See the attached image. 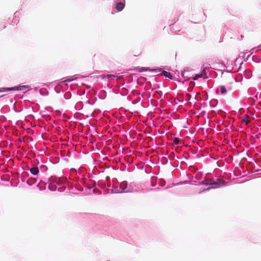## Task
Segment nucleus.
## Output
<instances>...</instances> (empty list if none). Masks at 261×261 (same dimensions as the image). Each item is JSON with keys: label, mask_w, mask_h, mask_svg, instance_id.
Returning <instances> with one entry per match:
<instances>
[{"label": "nucleus", "mask_w": 261, "mask_h": 261, "mask_svg": "<svg viewBox=\"0 0 261 261\" xmlns=\"http://www.w3.org/2000/svg\"><path fill=\"white\" fill-rule=\"evenodd\" d=\"M221 93L222 94H224L227 92L226 87L224 86H221L220 87Z\"/></svg>", "instance_id": "8"}, {"label": "nucleus", "mask_w": 261, "mask_h": 261, "mask_svg": "<svg viewBox=\"0 0 261 261\" xmlns=\"http://www.w3.org/2000/svg\"><path fill=\"white\" fill-rule=\"evenodd\" d=\"M210 179H205L202 181V184L203 185H209Z\"/></svg>", "instance_id": "11"}, {"label": "nucleus", "mask_w": 261, "mask_h": 261, "mask_svg": "<svg viewBox=\"0 0 261 261\" xmlns=\"http://www.w3.org/2000/svg\"><path fill=\"white\" fill-rule=\"evenodd\" d=\"M30 172L34 175H37L39 173V169L37 167H33L30 169Z\"/></svg>", "instance_id": "6"}, {"label": "nucleus", "mask_w": 261, "mask_h": 261, "mask_svg": "<svg viewBox=\"0 0 261 261\" xmlns=\"http://www.w3.org/2000/svg\"><path fill=\"white\" fill-rule=\"evenodd\" d=\"M202 76V74H196L193 77V79L194 80H197L198 78Z\"/></svg>", "instance_id": "12"}, {"label": "nucleus", "mask_w": 261, "mask_h": 261, "mask_svg": "<svg viewBox=\"0 0 261 261\" xmlns=\"http://www.w3.org/2000/svg\"><path fill=\"white\" fill-rule=\"evenodd\" d=\"M161 74L162 75H163V76H166L167 77H168L169 79H172V76L170 72H167L166 71H162V72L161 73Z\"/></svg>", "instance_id": "7"}, {"label": "nucleus", "mask_w": 261, "mask_h": 261, "mask_svg": "<svg viewBox=\"0 0 261 261\" xmlns=\"http://www.w3.org/2000/svg\"><path fill=\"white\" fill-rule=\"evenodd\" d=\"M126 187H127L126 181H124L122 182L120 185L119 189L117 190L116 192L122 193L123 192H127L126 191H125V189L126 188Z\"/></svg>", "instance_id": "4"}, {"label": "nucleus", "mask_w": 261, "mask_h": 261, "mask_svg": "<svg viewBox=\"0 0 261 261\" xmlns=\"http://www.w3.org/2000/svg\"><path fill=\"white\" fill-rule=\"evenodd\" d=\"M96 189H94V191L95 192H96V190H95Z\"/></svg>", "instance_id": "17"}, {"label": "nucleus", "mask_w": 261, "mask_h": 261, "mask_svg": "<svg viewBox=\"0 0 261 261\" xmlns=\"http://www.w3.org/2000/svg\"><path fill=\"white\" fill-rule=\"evenodd\" d=\"M227 88L228 89V90H232V88L231 87H229L227 85Z\"/></svg>", "instance_id": "14"}, {"label": "nucleus", "mask_w": 261, "mask_h": 261, "mask_svg": "<svg viewBox=\"0 0 261 261\" xmlns=\"http://www.w3.org/2000/svg\"><path fill=\"white\" fill-rule=\"evenodd\" d=\"M124 4L123 3H117L116 6V8L118 11H120L124 8Z\"/></svg>", "instance_id": "5"}, {"label": "nucleus", "mask_w": 261, "mask_h": 261, "mask_svg": "<svg viewBox=\"0 0 261 261\" xmlns=\"http://www.w3.org/2000/svg\"><path fill=\"white\" fill-rule=\"evenodd\" d=\"M96 189H94V191L95 192H96V190H95Z\"/></svg>", "instance_id": "18"}, {"label": "nucleus", "mask_w": 261, "mask_h": 261, "mask_svg": "<svg viewBox=\"0 0 261 261\" xmlns=\"http://www.w3.org/2000/svg\"><path fill=\"white\" fill-rule=\"evenodd\" d=\"M179 139L178 138H175L173 139V144L174 145H177L179 143Z\"/></svg>", "instance_id": "10"}, {"label": "nucleus", "mask_w": 261, "mask_h": 261, "mask_svg": "<svg viewBox=\"0 0 261 261\" xmlns=\"http://www.w3.org/2000/svg\"><path fill=\"white\" fill-rule=\"evenodd\" d=\"M209 185L213 186L212 187H208L207 190H210L212 188H216L219 187L221 185V182L219 179H217V181H214L212 179H210Z\"/></svg>", "instance_id": "3"}, {"label": "nucleus", "mask_w": 261, "mask_h": 261, "mask_svg": "<svg viewBox=\"0 0 261 261\" xmlns=\"http://www.w3.org/2000/svg\"><path fill=\"white\" fill-rule=\"evenodd\" d=\"M186 96H187V97H188V98H189L191 96H190V94H187L186 95Z\"/></svg>", "instance_id": "16"}, {"label": "nucleus", "mask_w": 261, "mask_h": 261, "mask_svg": "<svg viewBox=\"0 0 261 261\" xmlns=\"http://www.w3.org/2000/svg\"><path fill=\"white\" fill-rule=\"evenodd\" d=\"M142 51V48L137 46L133 48L132 53L135 57H138L141 55Z\"/></svg>", "instance_id": "2"}, {"label": "nucleus", "mask_w": 261, "mask_h": 261, "mask_svg": "<svg viewBox=\"0 0 261 261\" xmlns=\"http://www.w3.org/2000/svg\"><path fill=\"white\" fill-rule=\"evenodd\" d=\"M108 77H114L115 76L114 75H108Z\"/></svg>", "instance_id": "15"}, {"label": "nucleus", "mask_w": 261, "mask_h": 261, "mask_svg": "<svg viewBox=\"0 0 261 261\" xmlns=\"http://www.w3.org/2000/svg\"><path fill=\"white\" fill-rule=\"evenodd\" d=\"M148 70V69H145V68L144 67H142L140 69V71H142L143 70Z\"/></svg>", "instance_id": "13"}, {"label": "nucleus", "mask_w": 261, "mask_h": 261, "mask_svg": "<svg viewBox=\"0 0 261 261\" xmlns=\"http://www.w3.org/2000/svg\"><path fill=\"white\" fill-rule=\"evenodd\" d=\"M27 89L25 86H17L12 88H0V92H6L12 90H23Z\"/></svg>", "instance_id": "1"}, {"label": "nucleus", "mask_w": 261, "mask_h": 261, "mask_svg": "<svg viewBox=\"0 0 261 261\" xmlns=\"http://www.w3.org/2000/svg\"><path fill=\"white\" fill-rule=\"evenodd\" d=\"M249 119V116L245 115V117L242 119V121L245 122L247 124L250 122Z\"/></svg>", "instance_id": "9"}]
</instances>
